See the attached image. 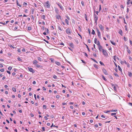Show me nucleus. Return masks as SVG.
Here are the masks:
<instances>
[{"instance_id":"obj_11","label":"nucleus","mask_w":132,"mask_h":132,"mask_svg":"<svg viewBox=\"0 0 132 132\" xmlns=\"http://www.w3.org/2000/svg\"><path fill=\"white\" fill-rule=\"evenodd\" d=\"M55 16L56 18L58 19H59L61 18V16L59 15H56Z\"/></svg>"},{"instance_id":"obj_17","label":"nucleus","mask_w":132,"mask_h":132,"mask_svg":"<svg viewBox=\"0 0 132 132\" xmlns=\"http://www.w3.org/2000/svg\"><path fill=\"white\" fill-rule=\"evenodd\" d=\"M12 90L14 92H16V89L15 88L13 87L12 88Z\"/></svg>"},{"instance_id":"obj_20","label":"nucleus","mask_w":132,"mask_h":132,"mask_svg":"<svg viewBox=\"0 0 132 132\" xmlns=\"http://www.w3.org/2000/svg\"><path fill=\"white\" fill-rule=\"evenodd\" d=\"M110 42L112 44H113L114 45H116V43H115L113 42L112 41H111V40H110Z\"/></svg>"},{"instance_id":"obj_44","label":"nucleus","mask_w":132,"mask_h":132,"mask_svg":"<svg viewBox=\"0 0 132 132\" xmlns=\"http://www.w3.org/2000/svg\"><path fill=\"white\" fill-rule=\"evenodd\" d=\"M97 40V39L95 38L94 39V42L95 44H96V41Z\"/></svg>"},{"instance_id":"obj_42","label":"nucleus","mask_w":132,"mask_h":132,"mask_svg":"<svg viewBox=\"0 0 132 132\" xmlns=\"http://www.w3.org/2000/svg\"><path fill=\"white\" fill-rule=\"evenodd\" d=\"M12 69V68L11 67H10L8 68V69L9 71L11 70Z\"/></svg>"},{"instance_id":"obj_60","label":"nucleus","mask_w":132,"mask_h":132,"mask_svg":"<svg viewBox=\"0 0 132 132\" xmlns=\"http://www.w3.org/2000/svg\"><path fill=\"white\" fill-rule=\"evenodd\" d=\"M106 37L109 38H110V36L108 34H107L106 35Z\"/></svg>"},{"instance_id":"obj_8","label":"nucleus","mask_w":132,"mask_h":132,"mask_svg":"<svg viewBox=\"0 0 132 132\" xmlns=\"http://www.w3.org/2000/svg\"><path fill=\"white\" fill-rule=\"evenodd\" d=\"M57 5L62 10H64V8L61 5V4H58Z\"/></svg>"},{"instance_id":"obj_57","label":"nucleus","mask_w":132,"mask_h":132,"mask_svg":"<svg viewBox=\"0 0 132 132\" xmlns=\"http://www.w3.org/2000/svg\"><path fill=\"white\" fill-rule=\"evenodd\" d=\"M43 90H46V88H45L44 87H43Z\"/></svg>"},{"instance_id":"obj_54","label":"nucleus","mask_w":132,"mask_h":132,"mask_svg":"<svg viewBox=\"0 0 132 132\" xmlns=\"http://www.w3.org/2000/svg\"><path fill=\"white\" fill-rule=\"evenodd\" d=\"M44 118L46 120H47V119H48V118H47V117L46 116H45L44 117Z\"/></svg>"},{"instance_id":"obj_27","label":"nucleus","mask_w":132,"mask_h":132,"mask_svg":"<svg viewBox=\"0 0 132 132\" xmlns=\"http://www.w3.org/2000/svg\"><path fill=\"white\" fill-rule=\"evenodd\" d=\"M94 66L95 68L97 69H98L97 65H96V64H94Z\"/></svg>"},{"instance_id":"obj_25","label":"nucleus","mask_w":132,"mask_h":132,"mask_svg":"<svg viewBox=\"0 0 132 132\" xmlns=\"http://www.w3.org/2000/svg\"><path fill=\"white\" fill-rule=\"evenodd\" d=\"M65 21L67 25H69V21L67 19H65Z\"/></svg>"},{"instance_id":"obj_6","label":"nucleus","mask_w":132,"mask_h":132,"mask_svg":"<svg viewBox=\"0 0 132 132\" xmlns=\"http://www.w3.org/2000/svg\"><path fill=\"white\" fill-rule=\"evenodd\" d=\"M98 25L99 27L101 29V30H103L104 29V27H103L102 25L101 24H99Z\"/></svg>"},{"instance_id":"obj_28","label":"nucleus","mask_w":132,"mask_h":132,"mask_svg":"<svg viewBox=\"0 0 132 132\" xmlns=\"http://www.w3.org/2000/svg\"><path fill=\"white\" fill-rule=\"evenodd\" d=\"M91 59L93 61H94V62H95L96 63H98L94 59H93L92 58H91Z\"/></svg>"},{"instance_id":"obj_21","label":"nucleus","mask_w":132,"mask_h":132,"mask_svg":"<svg viewBox=\"0 0 132 132\" xmlns=\"http://www.w3.org/2000/svg\"><path fill=\"white\" fill-rule=\"evenodd\" d=\"M32 29L31 27L29 26L28 27L27 29L28 30L30 31Z\"/></svg>"},{"instance_id":"obj_56","label":"nucleus","mask_w":132,"mask_h":132,"mask_svg":"<svg viewBox=\"0 0 132 132\" xmlns=\"http://www.w3.org/2000/svg\"><path fill=\"white\" fill-rule=\"evenodd\" d=\"M28 10L26 9L25 10L24 12L26 13H28Z\"/></svg>"},{"instance_id":"obj_36","label":"nucleus","mask_w":132,"mask_h":132,"mask_svg":"<svg viewBox=\"0 0 132 132\" xmlns=\"http://www.w3.org/2000/svg\"><path fill=\"white\" fill-rule=\"evenodd\" d=\"M95 32L94 30L93 29L92 30V34L94 35L95 34Z\"/></svg>"},{"instance_id":"obj_35","label":"nucleus","mask_w":132,"mask_h":132,"mask_svg":"<svg viewBox=\"0 0 132 132\" xmlns=\"http://www.w3.org/2000/svg\"><path fill=\"white\" fill-rule=\"evenodd\" d=\"M85 45H86V47L87 48L88 51L89 52H90V50L89 49V48L88 46L86 44H85Z\"/></svg>"},{"instance_id":"obj_2","label":"nucleus","mask_w":132,"mask_h":132,"mask_svg":"<svg viewBox=\"0 0 132 132\" xmlns=\"http://www.w3.org/2000/svg\"><path fill=\"white\" fill-rule=\"evenodd\" d=\"M102 52L104 55L105 56H107V55H108V53L104 49H102Z\"/></svg>"},{"instance_id":"obj_38","label":"nucleus","mask_w":132,"mask_h":132,"mask_svg":"<svg viewBox=\"0 0 132 132\" xmlns=\"http://www.w3.org/2000/svg\"><path fill=\"white\" fill-rule=\"evenodd\" d=\"M117 109H115V110H112L111 111V112H116L117 111Z\"/></svg>"},{"instance_id":"obj_16","label":"nucleus","mask_w":132,"mask_h":132,"mask_svg":"<svg viewBox=\"0 0 132 132\" xmlns=\"http://www.w3.org/2000/svg\"><path fill=\"white\" fill-rule=\"evenodd\" d=\"M128 76L130 77H131L132 76V73L130 72H128Z\"/></svg>"},{"instance_id":"obj_22","label":"nucleus","mask_w":132,"mask_h":132,"mask_svg":"<svg viewBox=\"0 0 132 132\" xmlns=\"http://www.w3.org/2000/svg\"><path fill=\"white\" fill-rule=\"evenodd\" d=\"M114 75L116 76V77H118L119 76H118V74L116 73H114Z\"/></svg>"},{"instance_id":"obj_26","label":"nucleus","mask_w":132,"mask_h":132,"mask_svg":"<svg viewBox=\"0 0 132 132\" xmlns=\"http://www.w3.org/2000/svg\"><path fill=\"white\" fill-rule=\"evenodd\" d=\"M58 28L61 31H62V29L61 28V27H60V26H58Z\"/></svg>"},{"instance_id":"obj_53","label":"nucleus","mask_w":132,"mask_h":132,"mask_svg":"<svg viewBox=\"0 0 132 132\" xmlns=\"http://www.w3.org/2000/svg\"><path fill=\"white\" fill-rule=\"evenodd\" d=\"M50 117L52 118H53L54 117V116L52 115Z\"/></svg>"},{"instance_id":"obj_19","label":"nucleus","mask_w":132,"mask_h":132,"mask_svg":"<svg viewBox=\"0 0 132 132\" xmlns=\"http://www.w3.org/2000/svg\"><path fill=\"white\" fill-rule=\"evenodd\" d=\"M55 63L57 65H59L60 64V63L56 61L55 62Z\"/></svg>"},{"instance_id":"obj_31","label":"nucleus","mask_w":132,"mask_h":132,"mask_svg":"<svg viewBox=\"0 0 132 132\" xmlns=\"http://www.w3.org/2000/svg\"><path fill=\"white\" fill-rule=\"evenodd\" d=\"M16 78L17 79H19L20 78L19 76V75H16L15 76Z\"/></svg>"},{"instance_id":"obj_62","label":"nucleus","mask_w":132,"mask_h":132,"mask_svg":"<svg viewBox=\"0 0 132 132\" xmlns=\"http://www.w3.org/2000/svg\"><path fill=\"white\" fill-rule=\"evenodd\" d=\"M88 43H90V42H91V41H90V39H88Z\"/></svg>"},{"instance_id":"obj_5","label":"nucleus","mask_w":132,"mask_h":132,"mask_svg":"<svg viewBox=\"0 0 132 132\" xmlns=\"http://www.w3.org/2000/svg\"><path fill=\"white\" fill-rule=\"evenodd\" d=\"M102 71L103 73L106 75H108V73L107 72L106 69H105L104 68H103L102 69Z\"/></svg>"},{"instance_id":"obj_63","label":"nucleus","mask_w":132,"mask_h":132,"mask_svg":"<svg viewBox=\"0 0 132 132\" xmlns=\"http://www.w3.org/2000/svg\"><path fill=\"white\" fill-rule=\"evenodd\" d=\"M36 82L35 81H34L33 82H32V84L34 85H35L36 84Z\"/></svg>"},{"instance_id":"obj_33","label":"nucleus","mask_w":132,"mask_h":132,"mask_svg":"<svg viewBox=\"0 0 132 132\" xmlns=\"http://www.w3.org/2000/svg\"><path fill=\"white\" fill-rule=\"evenodd\" d=\"M18 28V27H16L14 28V29H13V30L14 31H16V29H17Z\"/></svg>"},{"instance_id":"obj_50","label":"nucleus","mask_w":132,"mask_h":132,"mask_svg":"<svg viewBox=\"0 0 132 132\" xmlns=\"http://www.w3.org/2000/svg\"><path fill=\"white\" fill-rule=\"evenodd\" d=\"M113 88L114 90L116 91L117 90V89L116 87L115 86H114L113 87Z\"/></svg>"},{"instance_id":"obj_41","label":"nucleus","mask_w":132,"mask_h":132,"mask_svg":"<svg viewBox=\"0 0 132 132\" xmlns=\"http://www.w3.org/2000/svg\"><path fill=\"white\" fill-rule=\"evenodd\" d=\"M100 64L101 65H104V63H103L101 61H100Z\"/></svg>"},{"instance_id":"obj_64","label":"nucleus","mask_w":132,"mask_h":132,"mask_svg":"<svg viewBox=\"0 0 132 132\" xmlns=\"http://www.w3.org/2000/svg\"><path fill=\"white\" fill-rule=\"evenodd\" d=\"M129 59L130 61L132 60V58L131 57H130V56L129 57Z\"/></svg>"},{"instance_id":"obj_32","label":"nucleus","mask_w":132,"mask_h":132,"mask_svg":"<svg viewBox=\"0 0 132 132\" xmlns=\"http://www.w3.org/2000/svg\"><path fill=\"white\" fill-rule=\"evenodd\" d=\"M101 9V5H99V12H100Z\"/></svg>"},{"instance_id":"obj_15","label":"nucleus","mask_w":132,"mask_h":132,"mask_svg":"<svg viewBox=\"0 0 132 132\" xmlns=\"http://www.w3.org/2000/svg\"><path fill=\"white\" fill-rule=\"evenodd\" d=\"M35 66L38 68H41L42 67L41 65L37 64Z\"/></svg>"},{"instance_id":"obj_13","label":"nucleus","mask_w":132,"mask_h":132,"mask_svg":"<svg viewBox=\"0 0 132 132\" xmlns=\"http://www.w3.org/2000/svg\"><path fill=\"white\" fill-rule=\"evenodd\" d=\"M127 52H128L129 53V54H130V53L131 52V51H130V50H129L128 48V47L127 46Z\"/></svg>"},{"instance_id":"obj_18","label":"nucleus","mask_w":132,"mask_h":132,"mask_svg":"<svg viewBox=\"0 0 132 132\" xmlns=\"http://www.w3.org/2000/svg\"><path fill=\"white\" fill-rule=\"evenodd\" d=\"M34 9H33V8L31 9V12L32 14H34Z\"/></svg>"},{"instance_id":"obj_14","label":"nucleus","mask_w":132,"mask_h":132,"mask_svg":"<svg viewBox=\"0 0 132 132\" xmlns=\"http://www.w3.org/2000/svg\"><path fill=\"white\" fill-rule=\"evenodd\" d=\"M119 33L121 36H122V32L121 30L120 29L119 32Z\"/></svg>"},{"instance_id":"obj_51","label":"nucleus","mask_w":132,"mask_h":132,"mask_svg":"<svg viewBox=\"0 0 132 132\" xmlns=\"http://www.w3.org/2000/svg\"><path fill=\"white\" fill-rule=\"evenodd\" d=\"M94 17H98L95 14H94Z\"/></svg>"},{"instance_id":"obj_58","label":"nucleus","mask_w":132,"mask_h":132,"mask_svg":"<svg viewBox=\"0 0 132 132\" xmlns=\"http://www.w3.org/2000/svg\"><path fill=\"white\" fill-rule=\"evenodd\" d=\"M17 51L18 52L20 53L21 52V50L20 49H18V50Z\"/></svg>"},{"instance_id":"obj_3","label":"nucleus","mask_w":132,"mask_h":132,"mask_svg":"<svg viewBox=\"0 0 132 132\" xmlns=\"http://www.w3.org/2000/svg\"><path fill=\"white\" fill-rule=\"evenodd\" d=\"M46 4L45 7L47 8H50V5L49 4V2L48 1H47L46 2Z\"/></svg>"},{"instance_id":"obj_55","label":"nucleus","mask_w":132,"mask_h":132,"mask_svg":"<svg viewBox=\"0 0 132 132\" xmlns=\"http://www.w3.org/2000/svg\"><path fill=\"white\" fill-rule=\"evenodd\" d=\"M93 55L94 56H95V57H97L96 55V54L95 53H93Z\"/></svg>"},{"instance_id":"obj_24","label":"nucleus","mask_w":132,"mask_h":132,"mask_svg":"<svg viewBox=\"0 0 132 132\" xmlns=\"http://www.w3.org/2000/svg\"><path fill=\"white\" fill-rule=\"evenodd\" d=\"M17 60L19 61L22 62V60L19 57H18L17 58Z\"/></svg>"},{"instance_id":"obj_34","label":"nucleus","mask_w":132,"mask_h":132,"mask_svg":"<svg viewBox=\"0 0 132 132\" xmlns=\"http://www.w3.org/2000/svg\"><path fill=\"white\" fill-rule=\"evenodd\" d=\"M94 13H95L97 15H98V13L100 12L99 11H94Z\"/></svg>"},{"instance_id":"obj_30","label":"nucleus","mask_w":132,"mask_h":132,"mask_svg":"<svg viewBox=\"0 0 132 132\" xmlns=\"http://www.w3.org/2000/svg\"><path fill=\"white\" fill-rule=\"evenodd\" d=\"M37 59L38 60L40 61H42V59L40 57H37Z\"/></svg>"},{"instance_id":"obj_40","label":"nucleus","mask_w":132,"mask_h":132,"mask_svg":"<svg viewBox=\"0 0 132 132\" xmlns=\"http://www.w3.org/2000/svg\"><path fill=\"white\" fill-rule=\"evenodd\" d=\"M70 46H71L72 47H73L74 46L73 45V43H71L70 44Z\"/></svg>"},{"instance_id":"obj_23","label":"nucleus","mask_w":132,"mask_h":132,"mask_svg":"<svg viewBox=\"0 0 132 132\" xmlns=\"http://www.w3.org/2000/svg\"><path fill=\"white\" fill-rule=\"evenodd\" d=\"M42 19H43L44 20H45V16L44 15H42L41 16Z\"/></svg>"},{"instance_id":"obj_9","label":"nucleus","mask_w":132,"mask_h":132,"mask_svg":"<svg viewBox=\"0 0 132 132\" xmlns=\"http://www.w3.org/2000/svg\"><path fill=\"white\" fill-rule=\"evenodd\" d=\"M28 70L29 71H30L31 72H32V73H34L35 72V71L32 68H29Z\"/></svg>"},{"instance_id":"obj_59","label":"nucleus","mask_w":132,"mask_h":132,"mask_svg":"<svg viewBox=\"0 0 132 132\" xmlns=\"http://www.w3.org/2000/svg\"><path fill=\"white\" fill-rule=\"evenodd\" d=\"M46 38L48 40H49L50 39V38L48 36H46Z\"/></svg>"},{"instance_id":"obj_48","label":"nucleus","mask_w":132,"mask_h":132,"mask_svg":"<svg viewBox=\"0 0 132 132\" xmlns=\"http://www.w3.org/2000/svg\"><path fill=\"white\" fill-rule=\"evenodd\" d=\"M81 4L83 6H84V2L83 1H82L81 2Z\"/></svg>"},{"instance_id":"obj_10","label":"nucleus","mask_w":132,"mask_h":132,"mask_svg":"<svg viewBox=\"0 0 132 132\" xmlns=\"http://www.w3.org/2000/svg\"><path fill=\"white\" fill-rule=\"evenodd\" d=\"M38 63V62L37 60H35L33 61V64L34 65H36Z\"/></svg>"},{"instance_id":"obj_12","label":"nucleus","mask_w":132,"mask_h":132,"mask_svg":"<svg viewBox=\"0 0 132 132\" xmlns=\"http://www.w3.org/2000/svg\"><path fill=\"white\" fill-rule=\"evenodd\" d=\"M98 48L100 51H101V50L102 49V47L101 45H99V46H98Z\"/></svg>"},{"instance_id":"obj_61","label":"nucleus","mask_w":132,"mask_h":132,"mask_svg":"<svg viewBox=\"0 0 132 132\" xmlns=\"http://www.w3.org/2000/svg\"><path fill=\"white\" fill-rule=\"evenodd\" d=\"M10 47L11 48H15V47H13L12 45H11L10 46Z\"/></svg>"},{"instance_id":"obj_43","label":"nucleus","mask_w":132,"mask_h":132,"mask_svg":"<svg viewBox=\"0 0 132 132\" xmlns=\"http://www.w3.org/2000/svg\"><path fill=\"white\" fill-rule=\"evenodd\" d=\"M43 109H46V105H44L43 106Z\"/></svg>"},{"instance_id":"obj_29","label":"nucleus","mask_w":132,"mask_h":132,"mask_svg":"<svg viewBox=\"0 0 132 132\" xmlns=\"http://www.w3.org/2000/svg\"><path fill=\"white\" fill-rule=\"evenodd\" d=\"M102 78L105 81H106L107 80V79H105L103 75L102 76Z\"/></svg>"},{"instance_id":"obj_4","label":"nucleus","mask_w":132,"mask_h":132,"mask_svg":"<svg viewBox=\"0 0 132 132\" xmlns=\"http://www.w3.org/2000/svg\"><path fill=\"white\" fill-rule=\"evenodd\" d=\"M96 30L98 33V37L100 38L101 37V32L98 28H96Z\"/></svg>"},{"instance_id":"obj_45","label":"nucleus","mask_w":132,"mask_h":132,"mask_svg":"<svg viewBox=\"0 0 132 132\" xmlns=\"http://www.w3.org/2000/svg\"><path fill=\"white\" fill-rule=\"evenodd\" d=\"M23 5H24V6H26L27 5V4L26 3L24 2L23 3Z\"/></svg>"},{"instance_id":"obj_49","label":"nucleus","mask_w":132,"mask_h":132,"mask_svg":"<svg viewBox=\"0 0 132 132\" xmlns=\"http://www.w3.org/2000/svg\"><path fill=\"white\" fill-rule=\"evenodd\" d=\"M96 44H97V45L98 46H99V45H100V42H99L98 41L97 43H96Z\"/></svg>"},{"instance_id":"obj_47","label":"nucleus","mask_w":132,"mask_h":132,"mask_svg":"<svg viewBox=\"0 0 132 132\" xmlns=\"http://www.w3.org/2000/svg\"><path fill=\"white\" fill-rule=\"evenodd\" d=\"M116 113H112L111 114V115L113 116V115H116Z\"/></svg>"},{"instance_id":"obj_1","label":"nucleus","mask_w":132,"mask_h":132,"mask_svg":"<svg viewBox=\"0 0 132 132\" xmlns=\"http://www.w3.org/2000/svg\"><path fill=\"white\" fill-rule=\"evenodd\" d=\"M66 32L68 35H70L72 33L71 31V30L69 28H67L66 30Z\"/></svg>"},{"instance_id":"obj_52","label":"nucleus","mask_w":132,"mask_h":132,"mask_svg":"<svg viewBox=\"0 0 132 132\" xmlns=\"http://www.w3.org/2000/svg\"><path fill=\"white\" fill-rule=\"evenodd\" d=\"M60 96L59 95H57L56 96V97L57 98H60Z\"/></svg>"},{"instance_id":"obj_37","label":"nucleus","mask_w":132,"mask_h":132,"mask_svg":"<svg viewBox=\"0 0 132 132\" xmlns=\"http://www.w3.org/2000/svg\"><path fill=\"white\" fill-rule=\"evenodd\" d=\"M118 68L119 70L120 71H122V69L119 65H118Z\"/></svg>"},{"instance_id":"obj_39","label":"nucleus","mask_w":132,"mask_h":132,"mask_svg":"<svg viewBox=\"0 0 132 132\" xmlns=\"http://www.w3.org/2000/svg\"><path fill=\"white\" fill-rule=\"evenodd\" d=\"M57 76L55 75H54L53 76V78L54 79H56L57 78Z\"/></svg>"},{"instance_id":"obj_7","label":"nucleus","mask_w":132,"mask_h":132,"mask_svg":"<svg viewBox=\"0 0 132 132\" xmlns=\"http://www.w3.org/2000/svg\"><path fill=\"white\" fill-rule=\"evenodd\" d=\"M98 19V17H94V20L95 21V23L97 24V21Z\"/></svg>"},{"instance_id":"obj_46","label":"nucleus","mask_w":132,"mask_h":132,"mask_svg":"<svg viewBox=\"0 0 132 132\" xmlns=\"http://www.w3.org/2000/svg\"><path fill=\"white\" fill-rule=\"evenodd\" d=\"M4 69H1L0 71L1 72H3L4 71Z\"/></svg>"}]
</instances>
